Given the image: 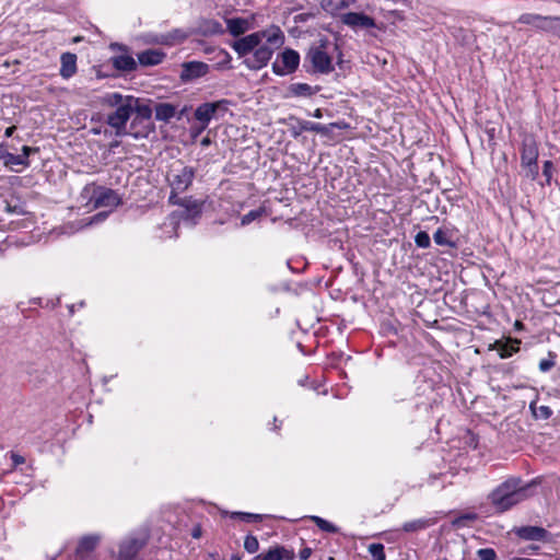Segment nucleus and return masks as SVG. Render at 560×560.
Instances as JSON below:
<instances>
[{
	"label": "nucleus",
	"instance_id": "nucleus-4",
	"mask_svg": "<svg viewBox=\"0 0 560 560\" xmlns=\"http://www.w3.org/2000/svg\"><path fill=\"white\" fill-rule=\"evenodd\" d=\"M195 174V168L187 165H180L178 168H172L168 177L171 188L175 191L187 190L194 180Z\"/></svg>",
	"mask_w": 560,
	"mask_h": 560
},
{
	"label": "nucleus",
	"instance_id": "nucleus-48",
	"mask_svg": "<svg viewBox=\"0 0 560 560\" xmlns=\"http://www.w3.org/2000/svg\"><path fill=\"white\" fill-rule=\"evenodd\" d=\"M259 560H282V556L278 555L273 551V549H269L267 553L259 555L256 557Z\"/></svg>",
	"mask_w": 560,
	"mask_h": 560
},
{
	"label": "nucleus",
	"instance_id": "nucleus-16",
	"mask_svg": "<svg viewBox=\"0 0 560 560\" xmlns=\"http://www.w3.org/2000/svg\"><path fill=\"white\" fill-rule=\"evenodd\" d=\"M552 16H542L534 13H524L518 19L517 22L522 24L533 25L539 31L548 32Z\"/></svg>",
	"mask_w": 560,
	"mask_h": 560
},
{
	"label": "nucleus",
	"instance_id": "nucleus-28",
	"mask_svg": "<svg viewBox=\"0 0 560 560\" xmlns=\"http://www.w3.org/2000/svg\"><path fill=\"white\" fill-rule=\"evenodd\" d=\"M320 7L324 11L329 14H336L340 10H343L349 7L348 0H322Z\"/></svg>",
	"mask_w": 560,
	"mask_h": 560
},
{
	"label": "nucleus",
	"instance_id": "nucleus-10",
	"mask_svg": "<svg viewBox=\"0 0 560 560\" xmlns=\"http://www.w3.org/2000/svg\"><path fill=\"white\" fill-rule=\"evenodd\" d=\"M538 162V143L533 135H525L521 147V166Z\"/></svg>",
	"mask_w": 560,
	"mask_h": 560
},
{
	"label": "nucleus",
	"instance_id": "nucleus-26",
	"mask_svg": "<svg viewBox=\"0 0 560 560\" xmlns=\"http://www.w3.org/2000/svg\"><path fill=\"white\" fill-rule=\"evenodd\" d=\"M100 541V537L96 535L84 536L80 539L77 547V555H88L93 551Z\"/></svg>",
	"mask_w": 560,
	"mask_h": 560
},
{
	"label": "nucleus",
	"instance_id": "nucleus-38",
	"mask_svg": "<svg viewBox=\"0 0 560 560\" xmlns=\"http://www.w3.org/2000/svg\"><path fill=\"white\" fill-rule=\"evenodd\" d=\"M433 240L438 245H441V246H454V243H452L447 238V233L445 231H443L442 229H439L435 231V233L433 234Z\"/></svg>",
	"mask_w": 560,
	"mask_h": 560
},
{
	"label": "nucleus",
	"instance_id": "nucleus-30",
	"mask_svg": "<svg viewBox=\"0 0 560 560\" xmlns=\"http://www.w3.org/2000/svg\"><path fill=\"white\" fill-rule=\"evenodd\" d=\"M432 524H433V522L431 520L419 518V520H413V521L406 522L402 525V529L406 533H415V532H419V530L425 529L427 527L431 526Z\"/></svg>",
	"mask_w": 560,
	"mask_h": 560
},
{
	"label": "nucleus",
	"instance_id": "nucleus-43",
	"mask_svg": "<svg viewBox=\"0 0 560 560\" xmlns=\"http://www.w3.org/2000/svg\"><path fill=\"white\" fill-rule=\"evenodd\" d=\"M182 191H175L174 189L171 190V195L168 197V202L171 205H176V206H186V202H188V198H180L178 195L180 194Z\"/></svg>",
	"mask_w": 560,
	"mask_h": 560
},
{
	"label": "nucleus",
	"instance_id": "nucleus-7",
	"mask_svg": "<svg viewBox=\"0 0 560 560\" xmlns=\"http://www.w3.org/2000/svg\"><path fill=\"white\" fill-rule=\"evenodd\" d=\"M346 127L347 124L343 122H330L328 125H322L308 120L298 119V127L292 128V136L296 138L302 133V131H314L323 136H328L334 128L341 129Z\"/></svg>",
	"mask_w": 560,
	"mask_h": 560
},
{
	"label": "nucleus",
	"instance_id": "nucleus-11",
	"mask_svg": "<svg viewBox=\"0 0 560 560\" xmlns=\"http://www.w3.org/2000/svg\"><path fill=\"white\" fill-rule=\"evenodd\" d=\"M224 107L225 103L223 102H212V103H202L195 110V118L202 122V127L200 129L203 130L207 128L209 121L215 116L218 113V107Z\"/></svg>",
	"mask_w": 560,
	"mask_h": 560
},
{
	"label": "nucleus",
	"instance_id": "nucleus-60",
	"mask_svg": "<svg viewBox=\"0 0 560 560\" xmlns=\"http://www.w3.org/2000/svg\"><path fill=\"white\" fill-rule=\"evenodd\" d=\"M192 537H194V538H198V537H200V529H199V528L194 530V533H192Z\"/></svg>",
	"mask_w": 560,
	"mask_h": 560
},
{
	"label": "nucleus",
	"instance_id": "nucleus-19",
	"mask_svg": "<svg viewBox=\"0 0 560 560\" xmlns=\"http://www.w3.org/2000/svg\"><path fill=\"white\" fill-rule=\"evenodd\" d=\"M165 52L159 49H147L138 54V61L141 66H156L163 61Z\"/></svg>",
	"mask_w": 560,
	"mask_h": 560
},
{
	"label": "nucleus",
	"instance_id": "nucleus-27",
	"mask_svg": "<svg viewBox=\"0 0 560 560\" xmlns=\"http://www.w3.org/2000/svg\"><path fill=\"white\" fill-rule=\"evenodd\" d=\"M199 30L205 36L220 35L224 33L222 24L217 20H203L199 25Z\"/></svg>",
	"mask_w": 560,
	"mask_h": 560
},
{
	"label": "nucleus",
	"instance_id": "nucleus-47",
	"mask_svg": "<svg viewBox=\"0 0 560 560\" xmlns=\"http://www.w3.org/2000/svg\"><path fill=\"white\" fill-rule=\"evenodd\" d=\"M553 164L551 161H545L542 166V175L546 177L547 184H550L552 176Z\"/></svg>",
	"mask_w": 560,
	"mask_h": 560
},
{
	"label": "nucleus",
	"instance_id": "nucleus-57",
	"mask_svg": "<svg viewBox=\"0 0 560 560\" xmlns=\"http://www.w3.org/2000/svg\"><path fill=\"white\" fill-rule=\"evenodd\" d=\"M313 116H314L315 118H322V117H323V112H322V109H320V108L315 109V112L313 113Z\"/></svg>",
	"mask_w": 560,
	"mask_h": 560
},
{
	"label": "nucleus",
	"instance_id": "nucleus-18",
	"mask_svg": "<svg viewBox=\"0 0 560 560\" xmlns=\"http://www.w3.org/2000/svg\"><path fill=\"white\" fill-rule=\"evenodd\" d=\"M521 341L518 339L509 338L506 341L497 340L491 348L499 351L502 359L511 357L520 350Z\"/></svg>",
	"mask_w": 560,
	"mask_h": 560
},
{
	"label": "nucleus",
	"instance_id": "nucleus-17",
	"mask_svg": "<svg viewBox=\"0 0 560 560\" xmlns=\"http://www.w3.org/2000/svg\"><path fill=\"white\" fill-rule=\"evenodd\" d=\"M257 34L259 35L260 43L264 38H266L267 43L273 49L279 48L284 43V35H283L282 31L280 30V27L275 26V25L268 30L259 31V32H257Z\"/></svg>",
	"mask_w": 560,
	"mask_h": 560
},
{
	"label": "nucleus",
	"instance_id": "nucleus-35",
	"mask_svg": "<svg viewBox=\"0 0 560 560\" xmlns=\"http://www.w3.org/2000/svg\"><path fill=\"white\" fill-rule=\"evenodd\" d=\"M265 213L264 208H258L255 210H250L248 213L244 214L241 219V225H247L253 221L259 219Z\"/></svg>",
	"mask_w": 560,
	"mask_h": 560
},
{
	"label": "nucleus",
	"instance_id": "nucleus-49",
	"mask_svg": "<svg viewBox=\"0 0 560 560\" xmlns=\"http://www.w3.org/2000/svg\"><path fill=\"white\" fill-rule=\"evenodd\" d=\"M553 366H555V361L552 359H542L539 362V370L541 372H547L550 369H552Z\"/></svg>",
	"mask_w": 560,
	"mask_h": 560
},
{
	"label": "nucleus",
	"instance_id": "nucleus-2",
	"mask_svg": "<svg viewBox=\"0 0 560 560\" xmlns=\"http://www.w3.org/2000/svg\"><path fill=\"white\" fill-rule=\"evenodd\" d=\"M131 102L133 96L128 95L126 103L116 107V110L107 115L106 122L115 129V135L118 137L127 135L126 124L132 114Z\"/></svg>",
	"mask_w": 560,
	"mask_h": 560
},
{
	"label": "nucleus",
	"instance_id": "nucleus-53",
	"mask_svg": "<svg viewBox=\"0 0 560 560\" xmlns=\"http://www.w3.org/2000/svg\"><path fill=\"white\" fill-rule=\"evenodd\" d=\"M11 459H12V462H13V464H14L15 466H18V465H22V464H24V463H25L24 457H23V456H21V455H19V454H15V453H12V455H11Z\"/></svg>",
	"mask_w": 560,
	"mask_h": 560
},
{
	"label": "nucleus",
	"instance_id": "nucleus-15",
	"mask_svg": "<svg viewBox=\"0 0 560 560\" xmlns=\"http://www.w3.org/2000/svg\"><path fill=\"white\" fill-rule=\"evenodd\" d=\"M517 537L524 540L545 541L549 533L539 526H522L515 529Z\"/></svg>",
	"mask_w": 560,
	"mask_h": 560
},
{
	"label": "nucleus",
	"instance_id": "nucleus-62",
	"mask_svg": "<svg viewBox=\"0 0 560 560\" xmlns=\"http://www.w3.org/2000/svg\"><path fill=\"white\" fill-rule=\"evenodd\" d=\"M77 560H86L85 555H81V556L77 555Z\"/></svg>",
	"mask_w": 560,
	"mask_h": 560
},
{
	"label": "nucleus",
	"instance_id": "nucleus-13",
	"mask_svg": "<svg viewBox=\"0 0 560 560\" xmlns=\"http://www.w3.org/2000/svg\"><path fill=\"white\" fill-rule=\"evenodd\" d=\"M121 203L120 196L113 189L101 188L94 198V207H117Z\"/></svg>",
	"mask_w": 560,
	"mask_h": 560
},
{
	"label": "nucleus",
	"instance_id": "nucleus-9",
	"mask_svg": "<svg viewBox=\"0 0 560 560\" xmlns=\"http://www.w3.org/2000/svg\"><path fill=\"white\" fill-rule=\"evenodd\" d=\"M273 54V48L267 45L258 46L254 49L252 56L244 59V63L248 69L258 70L267 66Z\"/></svg>",
	"mask_w": 560,
	"mask_h": 560
},
{
	"label": "nucleus",
	"instance_id": "nucleus-39",
	"mask_svg": "<svg viewBox=\"0 0 560 560\" xmlns=\"http://www.w3.org/2000/svg\"><path fill=\"white\" fill-rule=\"evenodd\" d=\"M188 202H186V206H183L186 211H187V214L190 215V217H198L200 215L201 213V205L195 200H191L190 198H188Z\"/></svg>",
	"mask_w": 560,
	"mask_h": 560
},
{
	"label": "nucleus",
	"instance_id": "nucleus-50",
	"mask_svg": "<svg viewBox=\"0 0 560 560\" xmlns=\"http://www.w3.org/2000/svg\"><path fill=\"white\" fill-rule=\"evenodd\" d=\"M38 151H39L38 148H32V147L24 145L22 148V154H20V155L25 156V162H28L30 154L37 153Z\"/></svg>",
	"mask_w": 560,
	"mask_h": 560
},
{
	"label": "nucleus",
	"instance_id": "nucleus-59",
	"mask_svg": "<svg viewBox=\"0 0 560 560\" xmlns=\"http://www.w3.org/2000/svg\"><path fill=\"white\" fill-rule=\"evenodd\" d=\"M5 152H9L7 149H5V145L4 144H0V159L2 160V155L5 154Z\"/></svg>",
	"mask_w": 560,
	"mask_h": 560
},
{
	"label": "nucleus",
	"instance_id": "nucleus-29",
	"mask_svg": "<svg viewBox=\"0 0 560 560\" xmlns=\"http://www.w3.org/2000/svg\"><path fill=\"white\" fill-rule=\"evenodd\" d=\"M290 92L295 96H312L314 95L319 88H313L306 83H294L290 85Z\"/></svg>",
	"mask_w": 560,
	"mask_h": 560
},
{
	"label": "nucleus",
	"instance_id": "nucleus-5",
	"mask_svg": "<svg viewBox=\"0 0 560 560\" xmlns=\"http://www.w3.org/2000/svg\"><path fill=\"white\" fill-rule=\"evenodd\" d=\"M210 66L202 61H185L182 63L179 80L182 83H190L209 73Z\"/></svg>",
	"mask_w": 560,
	"mask_h": 560
},
{
	"label": "nucleus",
	"instance_id": "nucleus-64",
	"mask_svg": "<svg viewBox=\"0 0 560 560\" xmlns=\"http://www.w3.org/2000/svg\"><path fill=\"white\" fill-rule=\"evenodd\" d=\"M515 326H516V328H520V327H522V324L520 322H516Z\"/></svg>",
	"mask_w": 560,
	"mask_h": 560
},
{
	"label": "nucleus",
	"instance_id": "nucleus-41",
	"mask_svg": "<svg viewBox=\"0 0 560 560\" xmlns=\"http://www.w3.org/2000/svg\"><path fill=\"white\" fill-rule=\"evenodd\" d=\"M232 517H240L244 522H260L262 520L261 514H253L246 512H234Z\"/></svg>",
	"mask_w": 560,
	"mask_h": 560
},
{
	"label": "nucleus",
	"instance_id": "nucleus-36",
	"mask_svg": "<svg viewBox=\"0 0 560 560\" xmlns=\"http://www.w3.org/2000/svg\"><path fill=\"white\" fill-rule=\"evenodd\" d=\"M478 518V515L476 513H465L460 516L456 517L453 521V525L456 527L466 526L471 522H475Z\"/></svg>",
	"mask_w": 560,
	"mask_h": 560
},
{
	"label": "nucleus",
	"instance_id": "nucleus-22",
	"mask_svg": "<svg viewBox=\"0 0 560 560\" xmlns=\"http://www.w3.org/2000/svg\"><path fill=\"white\" fill-rule=\"evenodd\" d=\"M77 71V56L71 52L61 55L60 75L65 79L71 78Z\"/></svg>",
	"mask_w": 560,
	"mask_h": 560
},
{
	"label": "nucleus",
	"instance_id": "nucleus-51",
	"mask_svg": "<svg viewBox=\"0 0 560 560\" xmlns=\"http://www.w3.org/2000/svg\"><path fill=\"white\" fill-rule=\"evenodd\" d=\"M107 217V212H100L97 214H95L88 224H92V223H97V222H101L103 220H105Z\"/></svg>",
	"mask_w": 560,
	"mask_h": 560
},
{
	"label": "nucleus",
	"instance_id": "nucleus-12",
	"mask_svg": "<svg viewBox=\"0 0 560 560\" xmlns=\"http://www.w3.org/2000/svg\"><path fill=\"white\" fill-rule=\"evenodd\" d=\"M260 45L259 35L257 32L252 33L245 37L235 40L232 48L237 52L240 57H245L249 52L254 51Z\"/></svg>",
	"mask_w": 560,
	"mask_h": 560
},
{
	"label": "nucleus",
	"instance_id": "nucleus-42",
	"mask_svg": "<svg viewBox=\"0 0 560 560\" xmlns=\"http://www.w3.org/2000/svg\"><path fill=\"white\" fill-rule=\"evenodd\" d=\"M415 243L418 247L428 248L430 246V236L427 232L420 231L415 236Z\"/></svg>",
	"mask_w": 560,
	"mask_h": 560
},
{
	"label": "nucleus",
	"instance_id": "nucleus-40",
	"mask_svg": "<svg viewBox=\"0 0 560 560\" xmlns=\"http://www.w3.org/2000/svg\"><path fill=\"white\" fill-rule=\"evenodd\" d=\"M244 548L249 553L256 552L259 548L258 539L253 535H247L244 540Z\"/></svg>",
	"mask_w": 560,
	"mask_h": 560
},
{
	"label": "nucleus",
	"instance_id": "nucleus-20",
	"mask_svg": "<svg viewBox=\"0 0 560 560\" xmlns=\"http://www.w3.org/2000/svg\"><path fill=\"white\" fill-rule=\"evenodd\" d=\"M225 22L229 33L234 37L243 35L250 28L249 21L244 18H231L226 19Z\"/></svg>",
	"mask_w": 560,
	"mask_h": 560
},
{
	"label": "nucleus",
	"instance_id": "nucleus-21",
	"mask_svg": "<svg viewBox=\"0 0 560 560\" xmlns=\"http://www.w3.org/2000/svg\"><path fill=\"white\" fill-rule=\"evenodd\" d=\"M132 113L137 114V118L141 120H150L152 117V108L150 106V101L138 98L133 96V102H131Z\"/></svg>",
	"mask_w": 560,
	"mask_h": 560
},
{
	"label": "nucleus",
	"instance_id": "nucleus-25",
	"mask_svg": "<svg viewBox=\"0 0 560 560\" xmlns=\"http://www.w3.org/2000/svg\"><path fill=\"white\" fill-rule=\"evenodd\" d=\"M113 66L120 71L131 72L137 69L136 60L128 55H120L112 58Z\"/></svg>",
	"mask_w": 560,
	"mask_h": 560
},
{
	"label": "nucleus",
	"instance_id": "nucleus-24",
	"mask_svg": "<svg viewBox=\"0 0 560 560\" xmlns=\"http://www.w3.org/2000/svg\"><path fill=\"white\" fill-rule=\"evenodd\" d=\"M155 119L168 122L176 114V107L170 103H158L154 106Z\"/></svg>",
	"mask_w": 560,
	"mask_h": 560
},
{
	"label": "nucleus",
	"instance_id": "nucleus-1",
	"mask_svg": "<svg viewBox=\"0 0 560 560\" xmlns=\"http://www.w3.org/2000/svg\"><path fill=\"white\" fill-rule=\"evenodd\" d=\"M529 483L524 485L520 478H510L497 487L489 495L498 512H505L528 497Z\"/></svg>",
	"mask_w": 560,
	"mask_h": 560
},
{
	"label": "nucleus",
	"instance_id": "nucleus-46",
	"mask_svg": "<svg viewBox=\"0 0 560 560\" xmlns=\"http://www.w3.org/2000/svg\"><path fill=\"white\" fill-rule=\"evenodd\" d=\"M547 33H551L560 37V16H552L549 30Z\"/></svg>",
	"mask_w": 560,
	"mask_h": 560
},
{
	"label": "nucleus",
	"instance_id": "nucleus-63",
	"mask_svg": "<svg viewBox=\"0 0 560 560\" xmlns=\"http://www.w3.org/2000/svg\"><path fill=\"white\" fill-rule=\"evenodd\" d=\"M118 144H119V142H118V141L112 142V143H110V148L118 147Z\"/></svg>",
	"mask_w": 560,
	"mask_h": 560
},
{
	"label": "nucleus",
	"instance_id": "nucleus-6",
	"mask_svg": "<svg viewBox=\"0 0 560 560\" xmlns=\"http://www.w3.org/2000/svg\"><path fill=\"white\" fill-rule=\"evenodd\" d=\"M280 58L282 66H280L278 61L272 65V70L276 74L284 75L287 73H292L298 69L300 63V55L298 51L291 48H285L280 54Z\"/></svg>",
	"mask_w": 560,
	"mask_h": 560
},
{
	"label": "nucleus",
	"instance_id": "nucleus-44",
	"mask_svg": "<svg viewBox=\"0 0 560 560\" xmlns=\"http://www.w3.org/2000/svg\"><path fill=\"white\" fill-rule=\"evenodd\" d=\"M477 555L480 560H495L497 558V553L492 548L479 549Z\"/></svg>",
	"mask_w": 560,
	"mask_h": 560
},
{
	"label": "nucleus",
	"instance_id": "nucleus-56",
	"mask_svg": "<svg viewBox=\"0 0 560 560\" xmlns=\"http://www.w3.org/2000/svg\"><path fill=\"white\" fill-rule=\"evenodd\" d=\"M16 127L15 126H11V127H8L4 131V136L5 137H11L13 135V132L15 131Z\"/></svg>",
	"mask_w": 560,
	"mask_h": 560
},
{
	"label": "nucleus",
	"instance_id": "nucleus-32",
	"mask_svg": "<svg viewBox=\"0 0 560 560\" xmlns=\"http://www.w3.org/2000/svg\"><path fill=\"white\" fill-rule=\"evenodd\" d=\"M127 96L121 95L120 93H109L104 97V102L106 105L110 107H118L126 103Z\"/></svg>",
	"mask_w": 560,
	"mask_h": 560
},
{
	"label": "nucleus",
	"instance_id": "nucleus-45",
	"mask_svg": "<svg viewBox=\"0 0 560 560\" xmlns=\"http://www.w3.org/2000/svg\"><path fill=\"white\" fill-rule=\"evenodd\" d=\"M275 552L282 556V560H293L294 559V552L293 550H288L284 547L277 546L272 548Z\"/></svg>",
	"mask_w": 560,
	"mask_h": 560
},
{
	"label": "nucleus",
	"instance_id": "nucleus-8",
	"mask_svg": "<svg viewBox=\"0 0 560 560\" xmlns=\"http://www.w3.org/2000/svg\"><path fill=\"white\" fill-rule=\"evenodd\" d=\"M342 24L351 27L352 30H369L376 27L375 20L363 12H347L340 15Z\"/></svg>",
	"mask_w": 560,
	"mask_h": 560
},
{
	"label": "nucleus",
	"instance_id": "nucleus-52",
	"mask_svg": "<svg viewBox=\"0 0 560 560\" xmlns=\"http://www.w3.org/2000/svg\"><path fill=\"white\" fill-rule=\"evenodd\" d=\"M170 37L172 39H178V40H184L186 38V34H184L180 30H175L171 35Z\"/></svg>",
	"mask_w": 560,
	"mask_h": 560
},
{
	"label": "nucleus",
	"instance_id": "nucleus-37",
	"mask_svg": "<svg viewBox=\"0 0 560 560\" xmlns=\"http://www.w3.org/2000/svg\"><path fill=\"white\" fill-rule=\"evenodd\" d=\"M522 170L524 172L525 177L529 178L530 180H535L538 177V162L525 164L522 166Z\"/></svg>",
	"mask_w": 560,
	"mask_h": 560
},
{
	"label": "nucleus",
	"instance_id": "nucleus-3",
	"mask_svg": "<svg viewBox=\"0 0 560 560\" xmlns=\"http://www.w3.org/2000/svg\"><path fill=\"white\" fill-rule=\"evenodd\" d=\"M326 42L319 46H313L308 49L305 60H308L315 72L329 73L334 70L332 59L325 50Z\"/></svg>",
	"mask_w": 560,
	"mask_h": 560
},
{
	"label": "nucleus",
	"instance_id": "nucleus-55",
	"mask_svg": "<svg viewBox=\"0 0 560 560\" xmlns=\"http://www.w3.org/2000/svg\"><path fill=\"white\" fill-rule=\"evenodd\" d=\"M219 102L225 103V106L224 107H222V106L218 107V113H225V112H228L229 105H230V101H228V100H220Z\"/></svg>",
	"mask_w": 560,
	"mask_h": 560
},
{
	"label": "nucleus",
	"instance_id": "nucleus-54",
	"mask_svg": "<svg viewBox=\"0 0 560 560\" xmlns=\"http://www.w3.org/2000/svg\"><path fill=\"white\" fill-rule=\"evenodd\" d=\"M312 555V549L306 547L300 551V560H307Z\"/></svg>",
	"mask_w": 560,
	"mask_h": 560
},
{
	"label": "nucleus",
	"instance_id": "nucleus-61",
	"mask_svg": "<svg viewBox=\"0 0 560 560\" xmlns=\"http://www.w3.org/2000/svg\"><path fill=\"white\" fill-rule=\"evenodd\" d=\"M230 560H241L238 555H233Z\"/></svg>",
	"mask_w": 560,
	"mask_h": 560
},
{
	"label": "nucleus",
	"instance_id": "nucleus-14",
	"mask_svg": "<svg viewBox=\"0 0 560 560\" xmlns=\"http://www.w3.org/2000/svg\"><path fill=\"white\" fill-rule=\"evenodd\" d=\"M144 545L145 540L140 538L126 539L119 547L120 560H132Z\"/></svg>",
	"mask_w": 560,
	"mask_h": 560
},
{
	"label": "nucleus",
	"instance_id": "nucleus-34",
	"mask_svg": "<svg viewBox=\"0 0 560 560\" xmlns=\"http://www.w3.org/2000/svg\"><path fill=\"white\" fill-rule=\"evenodd\" d=\"M369 552L374 560H386L384 545L376 542L369 546Z\"/></svg>",
	"mask_w": 560,
	"mask_h": 560
},
{
	"label": "nucleus",
	"instance_id": "nucleus-31",
	"mask_svg": "<svg viewBox=\"0 0 560 560\" xmlns=\"http://www.w3.org/2000/svg\"><path fill=\"white\" fill-rule=\"evenodd\" d=\"M529 409L536 419L547 420L551 417L552 410L548 406H536V401H532Z\"/></svg>",
	"mask_w": 560,
	"mask_h": 560
},
{
	"label": "nucleus",
	"instance_id": "nucleus-23",
	"mask_svg": "<svg viewBox=\"0 0 560 560\" xmlns=\"http://www.w3.org/2000/svg\"><path fill=\"white\" fill-rule=\"evenodd\" d=\"M2 160L4 165L14 172H21L30 165V162H25V156L15 155L10 152H5V154L2 155Z\"/></svg>",
	"mask_w": 560,
	"mask_h": 560
},
{
	"label": "nucleus",
	"instance_id": "nucleus-33",
	"mask_svg": "<svg viewBox=\"0 0 560 560\" xmlns=\"http://www.w3.org/2000/svg\"><path fill=\"white\" fill-rule=\"evenodd\" d=\"M311 520L316 524V526L323 532L327 533H337L338 528L332 523L319 517V516H311Z\"/></svg>",
	"mask_w": 560,
	"mask_h": 560
},
{
	"label": "nucleus",
	"instance_id": "nucleus-58",
	"mask_svg": "<svg viewBox=\"0 0 560 560\" xmlns=\"http://www.w3.org/2000/svg\"><path fill=\"white\" fill-rule=\"evenodd\" d=\"M210 143H211V140H210V138H208V137H206V138H203V139L201 140V145H202V147H207V145H209Z\"/></svg>",
	"mask_w": 560,
	"mask_h": 560
}]
</instances>
